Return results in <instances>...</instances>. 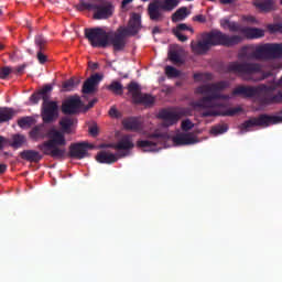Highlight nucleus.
Here are the masks:
<instances>
[{
	"mask_svg": "<svg viewBox=\"0 0 282 282\" xmlns=\"http://www.w3.org/2000/svg\"><path fill=\"white\" fill-rule=\"evenodd\" d=\"M238 58L240 62L227 64V73L236 74L245 80H253V75L262 73V65L249 61L261 62L282 58V44L245 45L240 48Z\"/></svg>",
	"mask_w": 282,
	"mask_h": 282,
	"instance_id": "obj_1",
	"label": "nucleus"
},
{
	"mask_svg": "<svg viewBox=\"0 0 282 282\" xmlns=\"http://www.w3.org/2000/svg\"><path fill=\"white\" fill-rule=\"evenodd\" d=\"M229 87V82L221 80L217 83L207 84L197 88V94L205 97L198 99L195 107H198L205 111H202V118L210 117H235L242 111L241 107L229 108L226 111H217L218 104L215 102L218 99H223V95L219 91H224Z\"/></svg>",
	"mask_w": 282,
	"mask_h": 282,
	"instance_id": "obj_2",
	"label": "nucleus"
},
{
	"mask_svg": "<svg viewBox=\"0 0 282 282\" xmlns=\"http://www.w3.org/2000/svg\"><path fill=\"white\" fill-rule=\"evenodd\" d=\"M29 137L31 140L39 141L44 139H50L37 145V149L44 154L54 160H64L66 156V149L59 147H66L67 141L65 133L56 130V128L47 129L44 123L34 126L30 130Z\"/></svg>",
	"mask_w": 282,
	"mask_h": 282,
	"instance_id": "obj_3",
	"label": "nucleus"
},
{
	"mask_svg": "<svg viewBox=\"0 0 282 282\" xmlns=\"http://www.w3.org/2000/svg\"><path fill=\"white\" fill-rule=\"evenodd\" d=\"M243 37L241 35H229L223 31L214 30L212 32L203 33L202 39L198 42H192V52L198 56L205 55L210 48L216 46H224L231 48L241 44Z\"/></svg>",
	"mask_w": 282,
	"mask_h": 282,
	"instance_id": "obj_4",
	"label": "nucleus"
},
{
	"mask_svg": "<svg viewBox=\"0 0 282 282\" xmlns=\"http://www.w3.org/2000/svg\"><path fill=\"white\" fill-rule=\"evenodd\" d=\"M276 85L260 84L258 86H238L231 91L234 96H241L243 98H258L259 102L265 106L281 104L282 90L274 94Z\"/></svg>",
	"mask_w": 282,
	"mask_h": 282,
	"instance_id": "obj_5",
	"label": "nucleus"
},
{
	"mask_svg": "<svg viewBox=\"0 0 282 282\" xmlns=\"http://www.w3.org/2000/svg\"><path fill=\"white\" fill-rule=\"evenodd\" d=\"M52 91L53 86L47 84L33 93L30 97L31 105H37L41 99H43V104L41 105V119L44 124H51L58 118V104L57 101L50 100Z\"/></svg>",
	"mask_w": 282,
	"mask_h": 282,
	"instance_id": "obj_6",
	"label": "nucleus"
},
{
	"mask_svg": "<svg viewBox=\"0 0 282 282\" xmlns=\"http://www.w3.org/2000/svg\"><path fill=\"white\" fill-rule=\"evenodd\" d=\"M180 3L181 0H153L148 6V15L153 22H162L165 19L164 12H172Z\"/></svg>",
	"mask_w": 282,
	"mask_h": 282,
	"instance_id": "obj_7",
	"label": "nucleus"
},
{
	"mask_svg": "<svg viewBox=\"0 0 282 282\" xmlns=\"http://www.w3.org/2000/svg\"><path fill=\"white\" fill-rule=\"evenodd\" d=\"M84 37L93 48H108L109 46L110 34L99 26L85 29Z\"/></svg>",
	"mask_w": 282,
	"mask_h": 282,
	"instance_id": "obj_8",
	"label": "nucleus"
},
{
	"mask_svg": "<svg viewBox=\"0 0 282 282\" xmlns=\"http://www.w3.org/2000/svg\"><path fill=\"white\" fill-rule=\"evenodd\" d=\"M280 123H282V116L261 115L258 118L246 120L242 124H240V131L247 132L249 129H252L253 127L268 128L271 124Z\"/></svg>",
	"mask_w": 282,
	"mask_h": 282,
	"instance_id": "obj_9",
	"label": "nucleus"
},
{
	"mask_svg": "<svg viewBox=\"0 0 282 282\" xmlns=\"http://www.w3.org/2000/svg\"><path fill=\"white\" fill-rule=\"evenodd\" d=\"M188 116L187 108H178L176 111L162 109L159 111V119L163 120L162 127L170 128L176 124L182 118Z\"/></svg>",
	"mask_w": 282,
	"mask_h": 282,
	"instance_id": "obj_10",
	"label": "nucleus"
},
{
	"mask_svg": "<svg viewBox=\"0 0 282 282\" xmlns=\"http://www.w3.org/2000/svg\"><path fill=\"white\" fill-rule=\"evenodd\" d=\"M128 91L135 105L152 106L155 104V97H152L150 94H142L137 82H130Z\"/></svg>",
	"mask_w": 282,
	"mask_h": 282,
	"instance_id": "obj_11",
	"label": "nucleus"
},
{
	"mask_svg": "<svg viewBox=\"0 0 282 282\" xmlns=\"http://www.w3.org/2000/svg\"><path fill=\"white\" fill-rule=\"evenodd\" d=\"M148 138H149V140H152V141L139 140L137 143V147L141 148V149H148L145 151H149V152H154V151H158L156 147L159 144L166 142V140L169 139V134L166 132H163V133L154 132V133L149 134Z\"/></svg>",
	"mask_w": 282,
	"mask_h": 282,
	"instance_id": "obj_12",
	"label": "nucleus"
},
{
	"mask_svg": "<svg viewBox=\"0 0 282 282\" xmlns=\"http://www.w3.org/2000/svg\"><path fill=\"white\" fill-rule=\"evenodd\" d=\"M142 30V19L139 13L131 14L128 26H120L117 32L129 35L131 37L137 36Z\"/></svg>",
	"mask_w": 282,
	"mask_h": 282,
	"instance_id": "obj_13",
	"label": "nucleus"
},
{
	"mask_svg": "<svg viewBox=\"0 0 282 282\" xmlns=\"http://www.w3.org/2000/svg\"><path fill=\"white\" fill-rule=\"evenodd\" d=\"M94 149V145L86 142H77L69 144L68 156L72 159L83 160L87 158V150Z\"/></svg>",
	"mask_w": 282,
	"mask_h": 282,
	"instance_id": "obj_14",
	"label": "nucleus"
},
{
	"mask_svg": "<svg viewBox=\"0 0 282 282\" xmlns=\"http://www.w3.org/2000/svg\"><path fill=\"white\" fill-rule=\"evenodd\" d=\"M127 37H131L129 34L116 32L109 35V45L112 46L115 52H122L127 46Z\"/></svg>",
	"mask_w": 282,
	"mask_h": 282,
	"instance_id": "obj_15",
	"label": "nucleus"
},
{
	"mask_svg": "<svg viewBox=\"0 0 282 282\" xmlns=\"http://www.w3.org/2000/svg\"><path fill=\"white\" fill-rule=\"evenodd\" d=\"M101 148H111L117 151H129L134 148L133 141H132V135L126 134L121 137L119 142L112 143V144H102Z\"/></svg>",
	"mask_w": 282,
	"mask_h": 282,
	"instance_id": "obj_16",
	"label": "nucleus"
},
{
	"mask_svg": "<svg viewBox=\"0 0 282 282\" xmlns=\"http://www.w3.org/2000/svg\"><path fill=\"white\" fill-rule=\"evenodd\" d=\"M104 79V76L100 74L91 75L90 78H87L86 82L83 84V94L84 95H90L94 94L96 90V87L100 84V82Z\"/></svg>",
	"mask_w": 282,
	"mask_h": 282,
	"instance_id": "obj_17",
	"label": "nucleus"
},
{
	"mask_svg": "<svg viewBox=\"0 0 282 282\" xmlns=\"http://www.w3.org/2000/svg\"><path fill=\"white\" fill-rule=\"evenodd\" d=\"M80 107V97H72L62 105V111L64 115H73L76 113Z\"/></svg>",
	"mask_w": 282,
	"mask_h": 282,
	"instance_id": "obj_18",
	"label": "nucleus"
},
{
	"mask_svg": "<svg viewBox=\"0 0 282 282\" xmlns=\"http://www.w3.org/2000/svg\"><path fill=\"white\" fill-rule=\"evenodd\" d=\"M93 10L96 11L93 15L96 20H106L113 14V7L111 4H97V8Z\"/></svg>",
	"mask_w": 282,
	"mask_h": 282,
	"instance_id": "obj_19",
	"label": "nucleus"
},
{
	"mask_svg": "<svg viewBox=\"0 0 282 282\" xmlns=\"http://www.w3.org/2000/svg\"><path fill=\"white\" fill-rule=\"evenodd\" d=\"M173 143L177 147H184L198 143V140L191 133H178L173 137Z\"/></svg>",
	"mask_w": 282,
	"mask_h": 282,
	"instance_id": "obj_20",
	"label": "nucleus"
},
{
	"mask_svg": "<svg viewBox=\"0 0 282 282\" xmlns=\"http://www.w3.org/2000/svg\"><path fill=\"white\" fill-rule=\"evenodd\" d=\"M20 158L30 163H40L43 159V155L34 150H24L20 152Z\"/></svg>",
	"mask_w": 282,
	"mask_h": 282,
	"instance_id": "obj_21",
	"label": "nucleus"
},
{
	"mask_svg": "<svg viewBox=\"0 0 282 282\" xmlns=\"http://www.w3.org/2000/svg\"><path fill=\"white\" fill-rule=\"evenodd\" d=\"M96 161L99 162L100 164H113L118 162V156H116L112 153L101 151L97 153L96 155Z\"/></svg>",
	"mask_w": 282,
	"mask_h": 282,
	"instance_id": "obj_22",
	"label": "nucleus"
},
{
	"mask_svg": "<svg viewBox=\"0 0 282 282\" xmlns=\"http://www.w3.org/2000/svg\"><path fill=\"white\" fill-rule=\"evenodd\" d=\"M123 128L129 131L139 132L142 129V123L135 118L123 120Z\"/></svg>",
	"mask_w": 282,
	"mask_h": 282,
	"instance_id": "obj_23",
	"label": "nucleus"
},
{
	"mask_svg": "<svg viewBox=\"0 0 282 282\" xmlns=\"http://www.w3.org/2000/svg\"><path fill=\"white\" fill-rule=\"evenodd\" d=\"M243 34L249 40H256V39L263 37L265 35V32L261 29H258V28H246L243 30Z\"/></svg>",
	"mask_w": 282,
	"mask_h": 282,
	"instance_id": "obj_24",
	"label": "nucleus"
},
{
	"mask_svg": "<svg viewBox=\"0 0 282 282\" xmlns=\"http://www.w3.org/2000/svg\"><path fill=\"white\" fill-rule=\"evenodd\" d=\"M15 116L13 108L0 107V124L11 121Z\"/></svg>",
	"mask_w": 282,
	"mask_h": 282,
	"instance_id": "obj_25",
	"label": "nucleus"
},
{
	"mask_svg": "<svg viewBox=\"0 0 282 282\" xmlns=\"http://www.w3.org/2000/svg\"><path fill=\"white\" fill-rule=\"evenodd\" d=\"M191 12L188 11V8L182 7L181 9H177L176 12L172 14V22L173 23H178L181 21H184Z\"/></svg>",
	"mask_w": 282,
	"mask_h": 282,
	"instance_id": "obj_26",
	"label": "nucleus"
},
{
	"mask_svg": "<svg viewBox=\"0 0 282 282\" xmlns=\"http://www.w3.org/2000/svg\"><path fill=\"white\" fill-rule=\"evenodd\" d=\"M220 26L224 30H229L232 33H237L241 31V26H239V23L231 22L228 19L220 20Z\"/></svg>",
	"mask_w": 282,
	"mask_h": 282,
	"instance_id": "obj_27",
	"label": "nucleus"
},
{
	"mask_svg": "<svg viewBox=\"0 0 282 282\" xmlns=\"http://www.w3.org/2000/svg\"><path fill=\"white\" fill-rule=\"evenodd\" d=\"M75 124V119L69 117H64L62 120H59V127H62V133L70 134L72 127Z\"/></svg>",
	"mask_w": 282,
	"mask_h": 282,
	"instance_id": "obj_28",
	"label": "nucleus"
},
{
	"mask_svg": "<svg viewBox=\"0 0 282 282\" xmlns=\"http://www.w3.org/2000/svg\"><path fill=\"white\" fill-rule=\"evenodd\" d=\"M254 7L261 12H271L272 10H274V1L268 0L263 2H256Z\"/></svg>",
	"mask_w": 282,
	"mask_h": 282,
	"instance_id": "obj_29",
	"label": "nucleus"
},
{
	"mask_svg": "<svg viewBox=\"0 0 282 282\" xmlns=\"http://www.w3.org/2000/svg\"><path fill=\"white\" fill-rule=\"evenodd\" d=\"M28 142V140L25 139V137L23 134H14L12 135V142H11V147L14 148L15 150L22 148L24 145V143Z\"/></svg>",
	"mask_w": 282,
	"mask_h": 282,
	"instance_id": "obj_30",
	"label": "nucleus"
},
{
	"mask_svg": "<svg viewBox=\"0 0 282 282\" xmlns=\"http://www.w3.org/2000/svg\"><path fill=\"white\" fill-rule=\"evenodd\" d=\"M80 84L79 79L70 78L63 83L62 89L63 91H73Z\"/></svg>",
	"mask_w": 282,
	"mask_h": 282,
	"instance_id": "obj_31",
	"label": "nucleus"
},
{
	"mask_svg": "<svg viewBox=\"0 0 282 282\" xmlns=\"http://www.w3.org/2000/svg\"><path fill=\"white\" fill-rule=\"evenodd\" d=\"M107 89H109V91H111L116 96L123 95V86L120 82H111V84L107 86Z\"/></svg>",
	"mask_w": 282,
	"mask_h": 282,
	"instance_id": "obj_32",
	"label": "nucleus"
},
{
	"mask_svg": "<svg viewBox=\"0 0 282 282\" xmlns=\"http://www.w3.org/2000/svg\"><path fill=\"white\" fill-rule=\"evenodd\" d=\"M95 8H98V4L86 2L85 0H79L78 4H76V9L79 12L84 11H91L95 10Z\"/></svg>",
	"mask_w": 282,
	"mask_h": 282,
	"instance_id": "obj_33",
	"label": "nucleus"
},
{
	"mask_svg": "<svg viewBox=\"0 0 282 282\" xmlns=\"http://www.w3.org/2000/svg\"><path fill=\"white\" fill-rule=\"evenodd\" d=\"M17 124H19V127L21 129L30 128L34 124V119H33V117H23V118L19 119Z\"/></svg>",
	"mask_w": 282,
	"mask_h": 282,
	"instance_id": "obj_34",
	"label": "nucleus"
},
{
	"mask_svg": "<svg viewBox=\"0 0 282 282\" xmlns=\"http://www.w3.org/2000/svg\"><path fill=\"white\" fill-rule=\"evenodd\" d=\"M188 31L192 34H194V29L192 26H188L186 23H178L176 28L172 30V33H182Z\"/></svg>",
	"mask_w": 282,
	"mask_h": 282,
	"instance_id": "obj_35",
	"label": "nucleus"
},
{
	"mask_svg": "<svg viewBox=\"0 0 282 282\" xmlns=\"http://www.w3.org/2000/svg\"><path fill=\"white\" fill-rule=\"evenodd\" d=\"M164 70L167 78H178L181 76V70H177L175 67L166 66Z\"/></svg>",
	"mask_w": 282,
	"mask_h": 282,
	"instance_id": "obj_36",
	"label": "nucleus"
},
{
	"mask_svg": "<svg viewBox=\"0 0 282 282\" xmlns=\"http://www.w3.org/2000/svg\"><path fill=\"white\" fill-rule=\"evenodd\" d=\"M169 59L173 64H182L183 63L180 53H177L176 51H172L169 53Z\"/></svg>",
	"mask_w": 282,
	"mask_h": 282,
	"instance_id": "obj_37",
	"label": "nucleus"
},
{
	"mask_svg": "<svg viewBox=\"0 0 282 282\" xmlns=\"http://www.w3.org/2000/svg\"><path fill=\"white\" fill-rule=\"evenodd\" d=\"M227 131H228V124H219L212 128V133H214L215 135L224 134Z\"/></svg>",
	"mask_w": 282,
	"mask_h": 282,
	"instance_id": "obj_38",
	"label": "nucleus"
},
{
	"mask_svg": "<svg viewBox=\"0 0 282 282\" xmlns=\"http://www.w3.org/2000/svg\"><path fill=\"white\" fill-rule=\"evenodd\" d=\"M194 127H195L194 122H192L189 119H185L181 123V129L183 132H188L192 129H194Z\"/></svg>",
	"mask_w": 282,
	"mask_h": 282,
	"instance_id": "obj_39",
	"label": "nucleus"
},
{
	"mask_svg": "<svg viewBox=\"0 0 282 282\" xmlns=\"http://www.w3.org/2000/svg\"><path fill=\"white\" fill-rule=\"evenodd\" d=\"M13 73V68L12 67H1L0 69V78L2 80L7 79L9 77L10 74Z\"/></svg>",
	"mask_w": 282,
	"mask_h": 282,
	"instance_id": "obj_40",
	"label": "nucleus"
},
{
	"mask_svg": "<svg viewBox=\"0 0 282 282\" xmlns=\"http://www.w3.org/2000/svg\"><path fill=\"white\" fill-rule=\"evenodd\" d=\"M35 45H37L40 51H43L46 40L42 35H37L35 36Z\"/></svg>",
	"mask_w": 282,
	"mask_h": 282,
	"instance_id": "obj_41",
	"label": "nucleus"
},
{
	"mask_svg": "<svg viewBox=\"0 0 282 282\" xmlns=\"http://www.w3.org/2000/svg\"><path fill=\"white\" fill-rule=\"evenodd\" d=\"M268 30H269V32H271L272 34H274V33H276V32H282V24H281V23L269 24V25H268Z\"/></svg>",
	"mask_w": 282,
	"mask_h": 282,
	"instance_id": "obj_42",
	"label": "nucleus"
},
{
	"mask_svg": "<svg viewBox=\"0 0 282 282\" xmlns=\"http://www.w3.org/2000/svg\"><path fill=\"white\" fill-rule=\"evenodd\" d=\"M173 35L177 37V40L181 41L182 43H185L186 41H188V36L180 32H173Z\"/></svg>",
	"mask_w": 282,
	"mask_h": 282,
	"instance_id": "obj_43",
	"label": "nucleus"
},
{
	"mask_svg": "<svg viewBox=\"0 0 282 282\" xmlns=\"http://www.w3.org/2000/svg\"><path fill=\"white\" fill-rule=\"evenodd\" d=\"M43 50H40L37 53V59L40 64H44L47 62V56L42 53Z\"/></svg>",
	"mask_w": 282,
	"mask_h": 282,
	"instance_id": "obj_44",
	"label": "nucleus"
},
{
	"mask_svg": "<svg viewBox=\"0 0 282 282\" xmlns=\"http://www.w3.org/2000/svg\"><path fill=\"white\" fill-rule=\"evenodd\" d=\"M193 22L206 23V18H205V15L198 14V15L193 17Z\"/></svg>",
	"mask_w": 282,
	"mask_h": 282,
	"instance_id": "obj_45",
	"label": "nucleus"
},
{
	"mask_svg": "<svg viewBox=\"0 0 282 282\" xmlns=\"http://www.w3.org/2000/svg\"><path fill=\"white\" fill-rule=\"evenodd\" d=\"M25 67H26V65H25V64H22V65H20L19 67L12 69V73H14V74H17V75L23 74Z\"/></svg>",
	"mask_w": 282,
	"mask_h": 282,
	"instance_id": "obj_46",
	"label": "nucleus"
},
{
	"mask_svg": "<svg viewBox=\"0 0 282 282\" xmlns=\"http://www.w3.org/2000/svg\"><path fill=\"white\" fill-rule=\"evenodd\" d=\"M88 132H89L93 137L98 135V127L91 126V127L89 128Z\"/></svg>",
	"mask_w": 282,
	"mask_h": 282,
	"instance_id": "obj_47",
	"label": "nucleus"
},
{
	"mask_svg": "<svg viewBox=\"0 0 282 282\" xmlns=\"http://www.w3.org/2000/svg\"><path fill=\"white\" fill-rule=\"evenodd\" d=\"M96 102H98V99H93V100L88 101V104L86 106V110L93 109Z\"/></svg>",
	"mask_w": 282,
	"mask_h": 282,
	"instance_id": "obj_48",
	"label": "nucleus"
},
{
	"mask_svg": "<svg viewBox=\"0 0 282 282\" xmlns=\"http://www.w3.org/2000/svg\"><path fill=\"white\" fill-rule=\"evenodd\" d=\"M109 115L112 118H118V110L116 108H110Z\"/></svg>",
	"mask_w": 282,
	"mask_h": 282,
	"instance_id": "obj_49",
	"label": "nucleus"
},
{
	"mask_svg": "<svg viewBox=\"0 0 282 282\" xmlns=\"http://www.w3.org/2000/svg\"><path fill=\"white\" fill-rule=\"evenodd\" d=\"M8 171V165L6 164H0V175L4 174Z\"/></svg>",
	"mask_w": 282,
	"mask_h": 282,
	"instance_id": "obj_50",
	"label": "nucleus"
},
{
	"mask_svg": "<svg viewBox=\"0 0 282 282\" xmlns=\"http://www.w3.org/2000/svg\"><path fill=\"white\" fill-rule=\"evenodd\" d=\"M193 78L195 79V80H203L204 79V75L203 74H195V75H193Z\"/></svg>",
	"mask_w": 282,
	"mask_h": 282,
	"instance_id": "obj_51",
	"label": "nucleus"
},
{
	"mask_svg": "<svg viewBox=\"0 0 282 282\" xmlns=\"http://www.w3.org/2000/svg\"><path fill=\"white\" fill-rule=\"evenodd\" d=\"M237 0H219L220 4H232Z\"/></svg>",
	"mask_w": 282,
	"mask_h": 282,
	"instance_id": "obj_52",
	"label": "nucleus"
},
{
	"mask_svg": "<svg viewBox=\"0 0 282 282\" xmlns=\"http://www.w3.org/2000/svg\"><path fill=\"white\" fill-rule=\"evenodd\" d=\"M246 21L249 22V23H256L257 22L256 18L252 17V15H249L248 18H246Z\"/></svg>",
	"mask_w": 282,
	"mask_h": 282,
	"instance_id": "obj_53",
	"label": "nucleus"
},
{
	"mask_svg": "<svg viewBox=\"0 0 282 282\" xmlns=\"http://www.w3.org/2000/svg\"><path fill=\"white\" fill-rule=\"evenodd\" d=\"M133 0H123L121 1V7L126 8L128 4L132 3Z\"/></svg>",
	"mask_w": 282,
	"mask_h": 282,
	"instance_id": "obj_54",
	"label": "nucleus"
},
{
	"mask_svg": "<svg viewBox=\"0 0 282 282\" xmlns=\"http://www.w3.org/2000/svg\"><path fill=\"white\" fill-rule=\"evenodd\" d=\"M3 143H6V138L0 137V151L3 150Z\"/></svg>",
	"mask_w": 282,
	"mask_h": 282,
	"instance_id": "obj_55",
	"label": "nucleus"
},
{
	"mask_svg": "<svg viewBox=\"0 0 282 282\" xmlns=\"http://www.w3.org/2000/svg\"><path fill=\"white\" fill-rule=\"evenodd\" d=\"M161 29L159 26L153 28L152 34H160Z\"/></svg>",
	"mask_w": 282,
	"mask_h": 282,
	"instance_id": "obj_56",
	"label": "nucleus"
},
{
	"mask_svg": "<svg viewBox=\"0 0 282 282\" xmlns=\"http://www.w3.org/2000/svg\"><path fill=\"white\" fill-rule=\"evenodd\" d=\"M90 68L94 69V70H95V69H98V64H96V63H95V64H91V65H90Z\"/></svg>",
	"mask_w": 282,
	"mask_h": 282,
	"instance_id": "obj_57",
	"label": "nucleus"
},
{
	"mask_svg": "<svg viewBox=\"0 0 282 282\" xmlns=\"http://www.w3.org/2000/svg\"><path fill=\"white\" fill-rule=\"evenodd\" d=\"M4 48V45L0 43V51Z\"/></svg>",
	"mask_w": 282,
	"mask_h": 282,
	"instance_id": "obj_58",
	"label": "nucleus"
},
{
	"mask_svg": "<svg viewBox=\"0 0 282 282\" xmlns=\"http://www.w3.org/2000/svg\"><path fill=\"white\" fill-rule=\"evenodd\" d=\"M185 1L191 2V1H194V0H185Z\"/></svg>",
	"mask_w": 282,
	"mask_h": 282,
	"instance_id": "obj_59",
	"label": "nucleus"
},
{
	"mask_svg": "<svg viewBox=\"0 0 282 282\" xmlns=\"http://www.w3.org/2000/svg\"><path fill=\"white\" fill-rule=\"evenodd\" d=\"M141 1L147 2V1H149V0H141Z\"/></svg>",
	"mask_w": 282,
	"mask_h": 282,
	"instance_id": "obj_60",
	"label": "nucleus"
},
{
	"mask_svg": "<svg viewBox=\"0 0 282 282\" xmlns=\"http://www.w3.org/2000/svg\"><path fill=\"white\" fill-rule=\"evenodd\" d=\"M94 1H104V0H94Z\"/></svg>",
	"mask_w": 282,
	"mask_h": 282,
	"instance_id": "obj_61",
	"label": "nucleus"
},
{
	"mask_svg": "<svg viewBox=\"0 0 282 282\" xmlns=\"http://www.w3.org/2000/svg\"><path fill=\"white\" fill-rule=\"evenodd\" d=\"M209 1L214 2V1H216V0H209Z\"/></svg>",
	"mask_w": 282,
	"mask_h": 282,
	"instance_id": "obj_62",
	"label": "nucleus"
},
{
	"mask_svg": "<svg viewBox=\"0 0 282 282\" xmlns=\"http://www.w3.org/2000/svg\"><path fill=\"white\" fill-rule=\"evenodd\" d=\"M0 15H1V9H0Z\"/></svg>",
	"mask_w": 282,
	"mask_h": 282,
	"instance_id": "obj_63",
	"label": "nucleus"
}]
</instances>
